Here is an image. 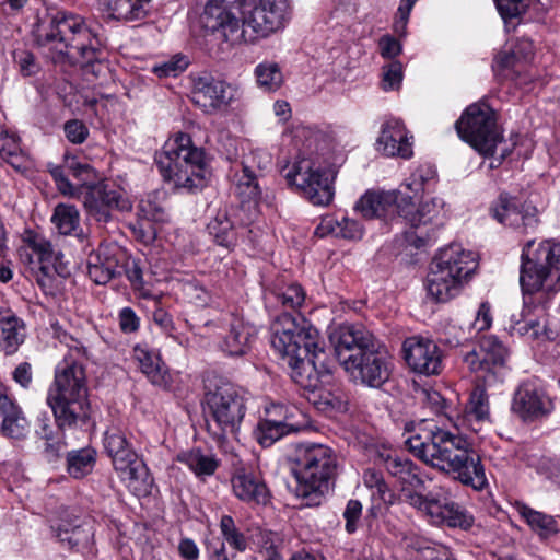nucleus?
Returning <instances> with one entry per match:
<instances>
[{"label":"nucleus","instance_id":"72a5a7b5","mask_svg":"<svg viewBox=\"0 0 560 560\" xmlns=\"http://www.w3.org/2000/svg\"><path fill=\"white\" fill-rule=\"evenodd\" d=\"M0 432L12 439H22L28 432V422L21 408L8 396L0 384Z\"/></svg>","mask_w":560,"mask_h":560},{"label":"nucleus","instance_id":"ddd939ff","mask_svg":"<svg viewBox=\"0 0 560 560\" xmlns=\"http://www.w3.org/2000/svg\"><path fill=\"white\" fill-rule=\"evenodd\" d=\"M455 126L458 136L482 155L493 156L502 143L495 113L487 103L469 105Z\"/></svg>","mask_w":560,"mask_h":560},{"label":"nucleus","instance_id":"6ab92c4d","mask_svg":"<svg viewBox=\"0 0 560 560\" xmlns=\"http://www.w3.org/2000/svg\"><path fill=\"white\" fill-rule=\"evenodd\" d=\"M533 55V42L527 38L517 39L495 56L492 68L502 78L515 81L520 85L527 84L532 80L528 75V62Z\"/></svg>","mask_w":560,"mask_h":560},{"label":"nucleus","instance_id":"5fc2aeb1","mask_svg":"<svg viewBox=\"0 0 560 560\" xmlns=\"http://www.w3.org/2000/svg\"><path fill=\"white\" fill-rule=\"evenodd\" d=\"M357 10V0H334L328 12L329 22L346 26Z\"/></svg>","mask_w":560,"mask_h":560},{"label":"nucleus","instance_id":"cd10ccee","mask_svg":"<svg viewBox=\"0 0 560 560\" xmlns=\"http://www.w3.org/2000/svg\"><path fill=\"white\" fill-rule=\"evenodd\" d=\"M466 283L432 261L430 271L427 276L425 288L429 296L436 302L445 303L456 298L462 292Z\"/></svg>","mask_w":560,"mask_h":560},{"label":"nucleus","instance_id":"f03ea898","mask_svg":"<svg viewBox=\"0 0 560 560\" xmlns=\"http://www.w3.org/2000/svg\"><path fill=\"white\" fill-rule=\"evenodd\" d=\"M405 444L422 462L455 474L462 483L482 490L487 486L485 468L471 443L462 433L439 427L432 420H422L412 429Z\"/></svg>","mask_w":560,"mask_h":560},{"label":"nucleus","instance_id":"09e8293b","mask_svg":"<svg viewBox=\"0 0 560 560\" xmlns=\"http://www.w3.org/2000/svg\"><path fill=\"white\" fill-rule=\"evenodd\" d=\"M51 222L60 234L70 235L80 226V212L73 205L58 203L54 209Z\"/></svg>","mask_w":560,"mask_h":560},{"label":"nucleus","instance_id":"603ef678","mask_svg":"<svg viewBox=\"0 0 560 560\" xmlns=\"http://www.w3.org/2000/svg\"><path fill=\"white\" fill-rule=\"evenodd\" d=\"M363 483L371 489L372 498L381 502H390L393 494L384 480L382 472L368 468L363 474Z\"/></svg>","mask_w":560,"mask_h":560},{"label":"nucleus","instance_id":"864d4df0","mask_svg":"<svg viewBox=\"0 0 560 560\" xmlns=\"http://www.w3.org/2000/svg\"><path fill=\"white\" fill-rule=\"evenodd\" d=\"M189 66V59L184 54H175L167 60L155 63L152 72L159 78L178 77Z\"/></svg>","mask_w":560,"mask_h":560},{"label":"nucleus","instance_id":"69168bd1","mask_svg":"<svg viewBox=\"0 0 560 560\" xmlns=\"http://www.w3.org/2000/svg\"><path fill=\"white\" fill-rule=\"evenodd\" d=\"M139 215L148 221H162L163 209L155 201V198L148 196V198L141 199L138 206Z\"/></svg>","mask_w":560,"mask_h":560},{"label":"nucleus","instance_id":"c03bdc74","mask_svg":"<svg viewBox=\"0 0 560 560\" xmlns=\"http://www.w3.org/2000/svg\"><path fill=\"white\" fill-rule=\"evenodd\" d=\"M304 301L305 292L298 283L282 285L266 294L267 304H272L275 302L288 311H295L300 308Z\"/></svg>","mask_w":560,"mask_h":560},{"label":"nucleus","instance_id":"7ed1b4c3","mask_svg":"<svg viewBox=\"0 0 560 560\" xmlns=\"http://www.w3.org/2000/svg\"><path fill=\"white\" fill-rule=\"evenodd\" d=\"M270 331L271 346L285 360L291 378L315 394L320 384L315 360L324 352L318 330L305 317L284 312L271 323Z\"/></svg>","mask_w":560,"mask_h":560},{"label":"nucleus","instance_id":"bf43d9fd","mask_svg":"<svg viewBox=\"0 0 560 560\" xmlns=\"http://www.w3.org/2000/svg\"><path fill=\"white\" fill-rule=\"evenodd\" d=\"M21 154V147L15 135L8 132L0 138V155L10 164L15 165Z\"/></svg>","mask_w":560,"mask_h":560},{"label":"nucleus","instance_id":"0e129e2a","mask_svg":"<svg viewBox=\"0 0 560 560\" xmlns=\"http://www.w3.org/2000/svg\"><path fill=\"white\" fill-rule=\"evenodd\" d=\"M362 516V504L359 500L348 501L343 511V518L346 521V532L353 534L359 527V523Z\"/></svg>","mask_w":560,"mask_h":560},{"label":"nucleus","instance_id":"a19ab883","mask_svg":"<svg viewBox=\"0 0 560 560\" xmlns=\"http://www.w3.org/2000/svg\"><path fill=\"white\" fill-rule=\"evenodd\" d=\"M516 511L529 528L541 539H547L559 532V522L552 515L534 510L523 503L516 505Z\"/></svg>","mask_w":560,"mask_h":560},{"label":"nucleus","instance_id":"2f4dec72","mask_svg":"<svg viewBox=\"0 0 560 560\" xmlns=\"http://www.w3.org/2000/svg\"><path fill=\"white\" fill-rule=\"evenodd\" d=\"M234 495L246 503L266 504L269 491L262 479L244 468L235 469L231 478Z\"/></svg>","mask_w":560,"mask_h":560},{"label":"nucleus","instance_id":"423d86ee","mask_svg":"<svg viewBox=\"0 0 560 560\" xmlns=\"http://www.w3.org/2000/svg\"><path fill=\"white\" fill-rule=\"evenodd\" d=\"M292 139L299 154L284 168L288 184L295 187L314 206L329 205L334 198L332 173L312 158L317 150L318 135L308 127L296 126L292 130Z\"/></svg>","mask_w":560,"mask_h":560},{"label":"nucleus","instance_id":"de8ad7c7","mask_svg":"<svg viewBox=\"0 0 560 560\" xmlns=\"http://www.w3.org/2000/svg\"><path fill=\"white\" fill-rule=\"evenodd\" d=\"M436 170L433 165L425 163L417 166L402 186L415 195L431 190L436 184Z\"/></svg>","mask_w":560,"mask_h":560},{"label":"nucleus","instance_id":"49530a36","mask_svg":"<svg viewBox=\"0 0 560 560\" xmlns=\"http://www.w3.org/2000/svg\"><path fill=\"white\" fill-rule=\"evenodd\" d=\"M235 194L242 202L256 203L260 197V188L257 178L252 170L246 165H241L233 176Z\"/></svg>","mask_w":560,"mask_h":560},{"label":"nucleus","instance_id":"4be33fe9","mask_svg":"<svg viewBox=\"0 0 560 560\" xmlns=\"http://www.w3.org/2000/svg\"><path fill=\"white\" fill-rule=\"evenodd\" d=\"M405 195L399 190H368L355 203V209L366 219L393 220L400 217Z\"/></svg>","mask_w":560,"mask_h":560},{"label":"nucleus","instance_id":"79ce46f5","mask_svg":"<svg viewBox=\"0 0 560 560\" xmlns=\"http://www.w3.org/2000/svg\"><path fill=\"white\" fill-rule=\"evenodd\" d=\"M208 231L218 245L228 249L236 245L238 232L225 210H220L208 223Z\"/></svg>","mask_w":560,"mask_h":560},{"label":"nucleus","instance_id":"1a4fd4ad","mask_svg":"<svg viewBox=\"0 0 560 560\" xmlns=\"http://www.w3.org/2000/svg\"><path fill=\"white\" fill-rule=\"evenodd\" d=\"M57 190L67 198L80 199L83 195V207L86 213L98 222H108L112 211H129L132 203L124 190L107 183H83L74 185L67 177L61 166L47 164Z\"/></svg>","mask_w":560,"mask_h":560},{"label":"nucleus","instance_id":"13d9d810","mask_svg":"<svg viewBox=\"0 0 560 560\" xmlns=\"http://www.w3.org/2000/svg\"><path fill=\"white\" fill-rule=\"evenodd\" d=\"M535 469L539 476L560 487V460L541 457L535 464Z\"/></svg>","mask_w":560,"mask_h":560},{"label":"nucleus","instance_id":"f3484780","mask_svg":"<svg viewBox=\"0 0 560 560\" xmlns=\"http://www.w3.org/2000/svg\"><path fill=\"white\" fill-rule=\"evenodd\" d=\"M266 417L257 423L254 435L257 442L264 446H271L283 436L298 432L303 428L299 420L302 412L295 406L283 404H270L265 408Z\"/></svg>","mask_w":560,"mask_h":560},{"label":"nucleus","instance_id":"774afa93","mask_svg":"<svg viewBox=\"0 0 560 560\" xmlns=\"http://www.w3.org/2000/svg\"><path fill=\"white\" fill-rule=\"evenodd\" d=\"M109 457L112 458V463L116 472H119L125 468H128L129 466L141 459L139 458L138 454L133 451L131 445L126 446L125 448L120 450L118 453L110 455Z\"/></svg>","mask_w":560,"mask_h":560},{"label":"nucleus","instance_id":"c85d7f7f","mask_svg":"<svg viewBox=\"0 0 560 560\" xmlns=\"http://www.w3.org/2000/svg\"><path fill=\"white\" fill-rule=\"evenodd\" d=\"M152 0H97L98 11L104 19L121 23L144 20Z\"/></svg>","mask_w":560,"mask_h":560},{"label":"nucleus","instance_id":"f257e3e1","mask_svg":"<svg viewBox=\"0 0 560 560\" xmlns=\"http://www.w3.org/2000/svg\"><path fill=\"white\" fill-rule=\"evenodd\" d=\"M292 16V0H206L199 23L206 37L234 45L246 31L253 39L279 34Z\"/></svg>","mask_w":560,"mask_h":560},{"label":"nucleus","instance_id":"58836bf2","mask_svg":"<svg viewBox=\"0 0 560 560\" xmlns=\"http://www.w3.org/2000/svg\"><path fill=\"white\" fill-rule=\"evenodd\" d=\"M24 340V324L15 315L0 310V350L5 354L16 352Z\"/></svg>","mask_w":560,"mask_h":560},{"label":"nucleus","instance_id":"7c9ffc66","mask_svg":"<svg viewBox=\"0 0 560 560\" xmlns=\"http://www.w3.org/2000/svg\"><path fill=\"white\" fill-rule=\"evenodd\" d=\"M56 537L69 548L91 550L94 545V524L91 521L74 518L51 525Z\"/></svg>","mask_w":560,"mask_h":560},{"label":"nucleus","instance_id":"f8f14e48","mask_svg":"<svg viewBox=\"0 0 560 560\" xmlns=\"http://www.w3.org/2000/svg\"><path fill=\"white\" fill-rule=\"evenodd\" d=\"M206 410L210 418L208 431L221 441L229 434H235L245 416L243 393L231 384H224L205 396Z\"/></svg>","mask_w":560,"mask_h":560},{"label":"nucleus","instance_id":"052dcab7","mask_svg":"<svg viewBox=\"0 0 560 560\" xmlns=\"http://www.w3.org/2000/svg\"><path fill=\"white\" fill-rule=\"evenodd\" d=\"M14 62L16 63L20 73L23 77H31L39 70L38 63L34 55L28 50H15L13 54Z\"/></svg>","mask_w":560,"mask_h":560},{"label":"nucleus","instance_id":"dca6fc26","mask_svg":"<svg viewBox=\"0 0 560 560\" xmlns=\"http://www.w3.org/2000/svg\"><path fill=\"white\" fill-rule=\"evenodd\" d=\"M508 349L495 336H485L478 350L464 355V362L471 372L478 373L485 384L491 386L502 382L506 373Z\"/></svg>","mask_w":560,"mask_h":560},{"label":"nucleus","instance_id":"aec40b11","mask_svg":"<svg viewBox=\"0 0 560 560\" xmlns=\"http://www.w3.org/2000/svg\"><path fill=\"white\" fill-rule=\"evenodd\" d=\"M404 359L409 369L420 375H439L443 370V351L423 336H411L402 343Z\"/></svg>","mask_w":560,"mask_h":560},{"label":"nucleus","instance_id":"e2e57ef3","mask_svg":"<svg viewBox=\"0 0 560 560\" xmlns=\"http://www.w3.org/2000/svg\"><path fill=\"white\" fill-rule=\"evenodd\" d=\"M186 295L198 306H206L211 302L210 292L197 280L184 284Z\"/></svg>","mask_w":560,"mask_h":560},{"label":"nucleus","instance_id":"e433bc0d","mask_svg":"<svg viewBox=\"0 0 560 560\" xmlns=\"http://www.w3.org/2000/svg\"><path fill=\"white\" fill-rule=\"evenodd\" d=\"M176 460L184 464L198 479L202 480L212 476L220 464L213 453L198 447L178 453Z\"/></svg>","mask_w":560,"mask_h":560},{"label":"nucleus","instance_id":"ea45409f","mask_svg":"<svg viewBox=\"0 0 560 560\" xmlns=\"http://www.w3.org/2000/svg\"><path fill=\"white\" fill-rule=\"evenodd\" d=\"M385 468L401 485L402 490L423 485L418 467L408 458L388 455L385 458Z\"/></svg>","mask_w":560,"mask_h":560},{"label":"nucleus","instance_id":"c756f323","mask_svg":"<svg viewBox=\"0 0 560 560\" xmlns=\"http://www.w3.org/2000/svg\"><path fill=\"white\" fill-rule=\"evenodd\" d=\"M257 328L238 316H231L229 331L220 345L221 350L230 357L246 354L257 336Z\"/></svg>","mask_w":560,"mask_h":560},{"label":"nucleus","instance_id":"c9c22d12","mask_svg":"<svg viewBox=\"0 0 560 560\" xmlns=\"http://www.w3.org/2000/svg\"><path fill=\"white\" fill-rule=\"evenodd\" d=\"M133 358L152 384L160 387L170 385L171 376L156 351L148 345H137L133 348Z\"/></svg>","mask_w":560,"mask_h":560},{"label":"nucleus","instance_id":"f704fd0d","mask_svg":"<svg viewBox=\"0 0 560 560\" xmlns=\"http://www.w3.org/2000/svg\"><path fill=\"white\" fill-rule=\"evenodd\" d=\"M115 248L100 246L88 259V275L96 284H106L120 273L121 266Z\"/></svg>","mask_w":560,"mask_h":560},{"label":"nucleus","instance_id":"4468645a","mask_svg":"<svg viewBox=\"0 0 560 560\" xmlns=\"http://www.w3.org/2000/svg\"><path fill=\"white\" fill-rule=\"evenodd\" d=\"M22 240L19 258L32 271L37 272L36 279L42 288L51 285L54 273L63 278L69 276L70 270L63 261V255L55 252L45 236L33 230H25Z\"/></svg>","mask_w":560,"mask_h":560},{"label":"nucleus","instance_id":"0eeeda50","mask_svg":"<svg viewBox=\"0 0 560 560\" xmlns=\"http://www.w3.org/2000/svg\"><path fill=\"white\" fill-rule=\"evenodd\" d=\"M33 33L40 46L55 50L58 56L78 55L89 62L93 61L100 46L83 18L60 10H48L38 18Z\"/></svg>","mask_w":560,"mask_h":560},{"label":"nucleus","instance_id":"6e6d98bb","mask_svg":"<svg viewBox=\"0 0 560 560\" xmlns=\"http://www.w3.org/2000/svg\"><path fill=\"white\" fill-rule=\"evenodd\" d=\"M404 78L402 65L399 61H392L383 67L382 89L393 91L399 89Z\"/></svg>","mask_w":560,"mask_h":560},{"label":"nucleus","instance_id":"9b49d317","mask_svg":"<svg viewBox=\"0 0 560 560\" xmlns=\"http://www.w3.org/2000/svg\"><path fill=\"white\" fill-rule=\"evenodd\" d=\"M294 463L293 472L302 497L328 492L338 469V457L331 447L320 443L299 444Z\"/></svg>","mask_w":560,"mask_h":560},{"label":"nucleus","instance_id":"39448f33","mask_svg":"<svg viewBox=\"0 0 560 560\" xmlns=\"http://www.w3.org/2000/svg\"><path fill=\"white\" fill-rule=\"evenodd\" d=\"M336 357L354 382L380 387L390 375L392 358L364 327L342 324L330 335Z\"/></svg>","mask_w":560,"mask_h":560},{"label":"nucleus","instance_id":"3c124183","mask_svg":"<svg viewBox=\"0 0 560 560\" xmlns=\"http://www.w3.org/2000/svg\"><path fill=\"white\" fill-rule=\"evenodd\" d=\"M220 532L223 537L222 542H226L236 551L243 552L247 548V541L244 534L236 527L232 516L223 515L220 520Z\"/></svg>","mask_w":560,"mask_h":560},{"label":"nucleus","instance_id":"a211bd4d","mask_svg":"<svg viewBox=\"0 0 560 560\" xmlns=\"http://www.w3.org/2000/svg\"><path fill=\"white\" fill-rule=\"evenodd\" d=\"M406 501L420 511L432 524L462 529H469L474 524V516L458 503L442 502L411 491L406 494Z\"/></svg>","mask_w":560,"mask_h":560},{"label":"nucleus","instance_id":"2eb2a0df","mask_svg":"<svg viewBox=\"0 0 560 560\" xmlns=\"http://www.w3.org/2000/svg\"><path fill=\"white\" fill-rule=\"evenodd\" d=\"M400 207V218L410 225L405 233L406 242L416 248L430 244L435 237L436 228L443 225L446 218L444 200L434 197L416 209L412 197L405 196Z\"/></svg>","mask_w":560,"mask_h":560},{"label":"nucleus","instance_id":"6e6552de","mask_svg":"<svg viewBox=\"0 0 560 560\" xmlns=\"http://www.w3.org/2000/svg\"><path fill=\"white\" fill-rule=\"evenodd\" d=\"M155 161L165 182L177 189L192 191L206 185L209 158L185 132L171 136L156 153Z\"/></svg>","mask_w":560,"mask_h":560},{"label":"nucleus","instance_id":"37998d69","mask_svg":"<svg viewBox=\"0 0 560 560\" xmlns=\"http://www.w3.org/2000/svg\"><path fill=\"white\" fill-rule=\"evenodd\" d=\"M254 75L257 86L268 93L278 91L284 82L280 65L272 60L259 62L254 69Z\"/></svg>","mask_w":560,"mask_h":560},{"label":"nucleus","instance_id":"5701e85b","mask_svg":"<svg viewBox=\"0 0 560 560\" xmlns=\"http://www.w3.org/2000/svg\"><path fill=\"white\" fill-rule=\"evenodd\" d=\"M492 217L501 224L525 231L536 226L537 209L533 206H524L515 198L501 195L498 201L491 207Z\"/></svg>","mask_w":560,"mask_h":560},{"label":"nucleus","instance_id":"338daca9","mask_svg":"<svg viewBox=\"0 0 560 560\" xmlns=\"http://www.w3.org/2000/svg\"><path fill=\"white\" fill-rule=\"evenodd\" d=\"M63 130L66 138L74 144L83 143L89 136L88 127L84 125V122L78 119L67 121L65 124Z\"/></svg>","mask_w":560,"mask_h":560},{"label":"nucleus","instance_id":"680f3d73","mask_svg":"<svg viewBox=\"0 0 560 560\" xmlns=\"http://www.w3.org/2000/svg\"><path fill=\"white\" fill-rule=\"evenodd\" d=\"M501 18L506 22L517 18L527 8V0H494Z\"/></svg>","mask_w":560,"mask_h":560},{"label":"nucleus","instance_id":"9d476101","mask_svg":"<svg viewBox=\"0 0 560 560\" xmlns=\"http://www.w3.org/2000/svg\"><path fill=\"white\" fill-rule=\"evenodd\" d=\"M520 283L524 293L560 291V242L528 241L521 256Z\"/></svg>","mask_w":560,"mask_h":560},{"label":"nucleus","instance_id":"412c9836","mask_svg":"<svg viewBox=\"0 0 560 560\" xmlns=\"http://www.w3.org/2000/svg\"><path fill=\"white\" fill-rule=\"evenodd\" d=\"M233 97V86L221 79L210 74L192 79L191 101L205 113L211 114L226 107Z\"/></svg>","mask_w":560,"mask_h":560},{"label":"nucleus","instance_id":"8fccbe9b","mask_svg":"<svg viewBox=\"0 0 560 560\" xmlns=\"http://www.w3.org/2000/svg\"><path fill=\"white\" fill-rule=\"evenodd\" d=\"M96 453L93 448L85 447L68 453V472L77 479L89 475L95 465Z\"/></svg>","mask_w":560,"mask_h":560},{"label":"nucleus","instance_id":"bb28decb","mask_svg":"<svg viewBox=\"0 0 560 560\" xmlns=\"http://www.w3.org/2000/svg\"><path fill=\"white\" fill-rule=\"evenodd\" d=\"M456 429L479 432L486 423L490 422V409L486 390L475 388L462 412L455 419H451Z\"/></svg>","mask_w":560,"mask_h":560},{"label":"nucleus","instance_id":"4c0bfd02","mask_svg":"<svg viewBox=\"0 0 560 560\" xmlns=\"http://www.w3.org/2000/svg\"><path fill=\"white\" fill-rule=\"evenodd\" d=\"M117 474L129 491L136 497H147L151 493L153 478L142 459Z\"/></svg>","mask_w":560,"mask_h":560},{"label":"nucleus","instance_id":"393cba45","mask_svg":"<svg viewBox=\"0 0 560 560\" xmlns=\"http://www.w3.org/2000/svg\"><path fill=\"white\" fill-rule=\"evenodd\" d=\"M432 261L450 270L465 283L469 281L478 266L476 254L457 243L441 248Z\"/></svg>","mask_w":560,"mask_h":560},{"label":"nucleus","instance_id":"a878e982","mask_svg":"<svg viewBox=\"0 0 560 560\" xmlns=\"http://www.w3.org/2000/svg\"><path fill=\"white\" fill-rule=\"evenodd\" d=\"M512 408L522 418L539 417L551 409V400L537 382L528 381L515 392Z\"/></svg>","mask_w":560,"mask_h":560},{"label":"nucleus","instance_id":"4d7b16f0","mask_svg":"<svg viewBox=\"0 0 560 560\" xmlns=\"http://www.w3.org/2000/svg\"><path fill=\"white\" fill-rule=\"evenodd\" d=\"M62 170H69L73 177L80 180L91 179L96 177V172L88 163H82L77 156L66 153L63 156V165H60Z\"/></svg>","mask_w":560,"mask_h":560},{"label":"nucleus","instance_id":"b1692460","mask_svg":"<svg viewBox=\"0 0 560 560\" xmlns=\"http://www.w3.org/2000/svg\"><path fill=\"white\" fill-rule=\"evenodd\" d=\"M411 139L402 121L390 118L381 127L376 149L386 156L410 159L413 154Z\"/></svg>","mask_w":560,"mask_h":560},{"label":"nucleus","instance_id":"20e7f679","mask_svg":"<svg viewBox=\"0 0 560 560\" xmlns=\"http://www.w3.org/2000/svg\"><path fill=\"white\" fill-rule=\"evenodd\" d=\"M68 350L55 369L46 402L59 429L66 430L84 423L89 418L90 402L84 363L88 352L83 345L71 337Z\"/></svg>","mask_w":560,"mask_h":560},{"label":"nucleus","instance_id":"473e14b6","mask_svg":"<svg viewBox=\"0 0 560 560\" xmlns=\"http://www.w3.org/2000/svg\"><path fill=\"white\" fill-rule=\"evenodd\" d=\"M510 332L527 338L528 340L545 341L553 338V331L548 329L547 318L544 307H536L535 313L532 310L524 308L521 318H512Z\"/></svg>","mask_w":560,"mask_h":560},{"label":"nucleus","instance_id":"a18cd8bd","mask_svg":"<svg viewBox=\"0 0 560 560\" xmlns=\"http://www.w3.org/2000/svg\"><path fill=\"white\" fill-rule=\"evenodd\" d=\"M322 229L334 234L337 237L346 240L358 241L363 237L364 229L360 222L348 217L340 219L335 217H327L322 221Z\"/></svg>","mask_w":560,"mask_h":560}]
</instances>
